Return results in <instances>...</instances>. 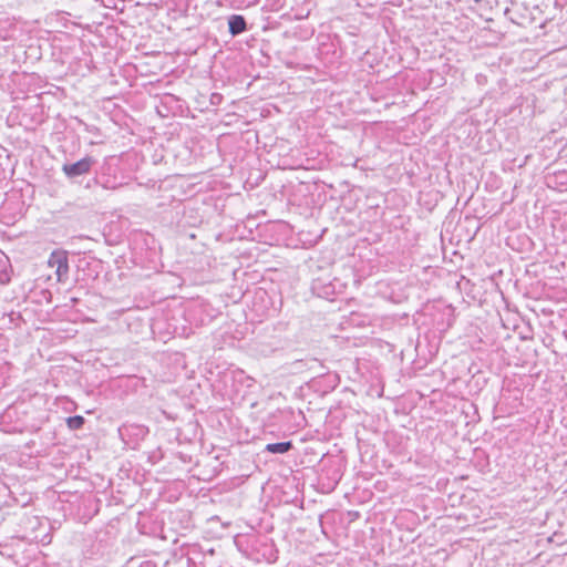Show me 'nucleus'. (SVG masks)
<instances>
[{
    "label": "nucleus",
    "mask_w": 567,
    "mask_h": 567,
    "mask_svg": "<svg viewBox=\"0 0 567 567\" xmlns=\"http://www.w3.org/2000/svg\"><path fill=\"white\" fill-rule=\"evenodd\" d=\"M95 163L92 156H85L75 163H64L61 169L69 179H74L89 174Z\"/></svg>",
    "instance_id": "1"
},
{
    "label": "nucleus",
    "mask_w": 567,
    "mask_h": 567,
    "mask_svg": "<svg viewBox=\"0 0 567 567\" xmlns=\"http://www.w3.org/2000/svg\"><path fill=\"white\" fill-rule=\"evenodd\" d=\"M49 267L55 269V275L59 282H64L68 279L69 274V260L65 251L54 250L51 252L49 260Z\"/></svg>",
    "instance_id": "2"
},
{
    "label": "nucleus",
    "mask_w": 567,
    "mask_h": 567,
    "mask_svg": "<svg viewBox=\"0 0 567 567\" xmlns=\"http://www.w3.org/2000/svg\"><path fill=\"white\" fill-rule=\"evenodd\" d=\"M312 292L320 298H330L336 293V286L331 281H326L323 278H317L312 281Z\"/></svg>",
    "instance_id": "3"
},
{
    "label": "nucleus",
    "mask_w": 567,
    "mask_h": 567,
    "mask_svg": "<svg viewBox=\"0 0 567 567\" xmlns=\"http://www.w3.org/2000/svg\"><path fill=\"white\" fill-rule=\"evenodd\" d=\"M229 32L233 35L241 33L246 29V21L243 16L233 14L228 18Z\"/></svg>",
    "instance_id": "4"
},
{
    "label": "nucleus",
    "mask_w": 567,
    "mask_h": 567,
    "mask_svg": "<svg viewBox=\"0 0 567 567\" xmlns=\"http://www.w3.org/2000/svg\"><path fill=\"white\" fill-rule=\"evenodd\" d=\"M293 447L291 441L269 443L266 445L265 451L272 454H285Z\"/></svg>",
    "instance_id": "5"
},
{
    "label": "nucleus",
    "mask_w": 567,
    "mask_h": 567,
    "mask_svg": "<svg viewBox=\"0 0 567 567\" xmlns=\"http://www.w3.org/2000/svg\"><path fill=\"white\" fill-rule=\"evenodd\" d=\"M84 423L85 419L82 415H73L66 419V425L72 431L82 429Z\"/></svg>",
    "instance_id": "6"
},
{
    "label": "nucleus",
    "mask_w": 567,
    "mask_h": 567,
    "mask_svg": "<svg viewBox=\"0 0 567 567\" xmlns=\"http://www.w3.org/2000/svg\"><path fill=\"white\" fill-rule=\"evenodd\" d=\"M223 95L219 93H213L210 96V103L217 105L221 102Z\"/></svg>",
    "instance_id": "7"
},
{
    "label": "nucleus",
    "mask_w": 567,
    "mask_h": 567,
    "mask_svg": "<svg viewBox=\"0 0 567 567\" xmlns=\"http://www.w3.org/2000/svg\"><path fill=\"white\" fill-rule=\"evenodd\" d=\"M52 40H53V45H55V42L56 41L61 42L62 38L54 37V38H52Z\"/></svg>",
    "instance_id": "8"
}]
</instances>
